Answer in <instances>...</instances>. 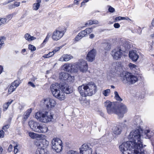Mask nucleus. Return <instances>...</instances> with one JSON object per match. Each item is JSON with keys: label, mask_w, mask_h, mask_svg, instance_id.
<instances>
[{"label": "nucleus", "mask_w": 154, "mask_h": 154, "mask_svg": "<svg viewBox=\"0 0 154 154\" xmlns=\"http://www.w3.org/2000/svg\"><path fill=\"white\" fill-rule=\"evenodd\" d=\"M153 134L149 130H142L140 128L133 130L130 133L128 138L132 143V145L135 148V151L137 149L140 154H147V152L143 149L142 138L150 139Z\"/></svg>", "instance_id": "nucleus-1"}, {"label": "nucleus", "mask_w": 154, "mask_h": 154, "mask_svg": "<svg viewBox=\"0 0 154 154\" xmlns=\"http://www.w3.org/2000/svg\"><path fill=\"white\" fill-rule=\"evenodd\" d=\"M97 86L93 82H90L86 84H83L79 86L78 88L79 92L82 97L91 96L97 91Z\"/></svg>", "instance_id": "nucleus-2"}, {"label": "nucleus", "mask_w": 154, "mask_h": 154, "mask_svg": "<svg viewBox=\"0 0 154 154\" xmlns=\"http://www.w3.org/2000/svg\"><path fill=\"white\" fill-rule=\"evenodd\" d=\"M132 143L131 141L123 142L119 146L120 151L123 154H140V152L137 149L135 151V148Z\"/></svg>", "instance_id": "nucleus-3"}, {"label": "nucleus", "mask_w": 154, "mask_h": 154, "mask_svg": "<svg viewBox=\"0 0 154 154\" xmlns=\"http://www.w3.org/2000/svg\"><path fill=\"white\" fill-rule=\"evenodd\" d=\"M121 80L124 84H133L138 80L137 76L128 72H124L120 74Z\"/></svg>", "instance_id": "nucleus-4"}, {"label": "nucleus", "mask_w": 154, "mask_h": 154, "mask_svg": "<svg viewBox=\"0 0 154 154\" xmlns=\"http://www.w3.org/2000/svg\"><path fill=\"white\" fill-rule=\"evenodd\" d=\"M53 114L50 112L44 113L38 112L36 113L35 117L39 121L45 123L51 121L53 119Z\"/></svg>", "instance_id": "nucleus-5"}, {"label": "nucleus", "mask_w": 154, "mask_h": 154, "mask_svg": "<svg viewBox=\"0 0 154 154\" xmlns=\"http://www.w3.org/2000/svg\"><path fill=\"white\" fill-rule=\"evenodd\" d=\"M52 147L53 149L57 152H59L62 150V143L60 139L58 138H54L51 141Z\"/></svg>", "instance_id": "nucleus-6"}, {"label": "nucleus", "mask_w": 154, "mask_h": 154, "mask_svg": "<svg viewBox=\"0 0 154 154\" xmlns=\"http://www.w3.org/2000/svg\"><path fill=\"white\" fill-rule=\"evenodd\" d=\"M104 105L106 107L107 112L109 114L114 113L116 114L117 106L114 103L107 100L104 103Z\"/></svg>", "instance_id": "nucleus-7"}, {"label": "nucleus", "mask_w": 154, "mask_h": 154, "mask_svg": "<svg viewBox=\"0 0 154 154\" xmlns=\"http://www.w3.org/2000/svg\"><path fill=\"white\" fill-rule=\"evenodd\" d=\"M123 50L119 47L112 50L111 52V54L114 59L118 60L123 55Z\"/></svg>", "instance_id": "nucleus-8"}, {"label": "nucleus", "mask_w": 154, "mask_h": 154, "mask_svg": "<svg viewBox=\"0 0 154 154\" xmlns=\"http://www.w3.org/2000/svg\"><path fill=\"white\" fill-rule=\"evenodd\" d=\"M50 89L53 96L59 91H63L65 89V86L64 85L58 83L52 84L50 86Z\"/></svg>", "instance_id": "nucleus-9"}, {"label": "nucleus", "mask_w": 154, "mask_h": 154, "mask_svg": "<svg viewBox=\"0 0 154 154\" xmlns=\"http://www.w3.org/2000/svg\"><path fill=\"white\" fill-rule=\"evenodd\" d=\"M71 90H69V89L68 88L66 87L65 89L63 91H59L58 92L56 93L55 95L54 96L56 98L60 100H64L65 98V96L64 94L65 93L66 94H69L71 93Z\"/></svg>", "instance_id": "nucleus-10"}, {"label": "nucleus", "mask_w": 154, "mask_h": 154, "mask_svg": "<svg viewBox=\"0 0 154 154\" xmlns=\"http://www.w3.org/2000/svg\"><path fill=\"white\" fill-rule=\"evenodd\" d=\"M128 111L126 106L124 104L121 103L117 109L116 114L119 118H122L124 115Z\"/></svg>", "instance_id": "nucleus-11"}, {"label": "nucleus", "mask_w": 154, "mask_h": 154, "mask_svg": "<svg viewBox=\"0 0 154 154\" xmlns=\"http://www.w3.org/2000/svg\"><path fill=\"white\" fill-rule=\"evenodd\" d=\"M78 69L81 72H85L88 70V66L86 61L83 60H81L77 64L75 65Z\"/></svg>", "instance_id": "nucleus-12"}, {"label": "nucleus", "mask_w": 154, "mask_h": 154, "mask_svg": "<svg viewBox=\"0 0 154 154\" xmlns=\"http://www.w3.org/2000/svg\"><path fill=\"white\" fill-rule=\"evenodd\" d=\"M64 70L68 72H76L78 68L75 65L67 63L63 65Z\"/></svg>", "instance_id": "nucleus-13"}, {"label": "nucleus", "mask_w": 154, "mask_h": 154, "mask_svg": "<svg viewBox=\"0 0 154 154\" xmlns=\"http://www.w3.org/2000/svg\"><path fill=\"white\" fill-rule=\"evenodd\" d=\"M41 123L35 122L33 121H30L29 122V125L30 128L34 131L38 133L40 127Z\"/></svg>", "instance_id": "nucleus-14"}, {"label": "nucleus", "mask_w": 154, "mask_h": 154, "mask_svg": "<svg viewBox=\"0 0 154 154\" xmlns=\"http://www.w3.org/2000/svg\"><path fill=\"white\" fill-rule=\"evenodd\" d=\"M44 102L45 105L48 108H51L54 107L56 104L55 101L50 98H47L44 99Z\"/></svg>", "instance_id": "nucleus-15"}, {"label": "nucleus", "mask_w": 154, "mask_h": 154, "mask_svg": "<svg viewBox=\"0 0 154 154\" xmlns=\"http://www.w3.org/2000/svg\"><path fill=\"white\" fill-rule=\"evenodd\" d=\"M60 79L61 80H66L68 82H72L74 80V76H71L68 73L61 72L60 74Z\"/></svg>", "instance_id": "nucleus-16"}, {"label": "nucleus", "mask_w": 154, "mask_h": 154, "mask_svg": "<svg viewBox=\"0 0 154 154\" xmlns=\"http://www.w3.org/2000/svg\"><path fill=\"white\" fill-rule=\"evenodd\" d=\"M64 34L63 31H60L56 29L53 33L52 38L54 40L57 41L61 38Z\"/></svg>", "instance_id": "nucleus-17"}, {"label": "nucleus", "mask_w": 154, "mask_h": 154, "mask_svg": "<svg viewBox=\"0 0 154 154\" xmlns=\"http://www.w3.org/2000/svg\"><path fill=\"white\" fill-rule=\"evenodd\" d=\"M97 51L96 49L93 48L89 51L86 56V60L89 62H93L95 59Z\"/></svg>", "instance_id": "nucleus-18"}, {"label": "nucleus", "mask_w": 154, "mask_h": 154, "mask_svg": "<svg viewBox=\"0 0 154 154\" xmlns=\"http://www.w3.org/2000/svg\"><path fill=\"white\" fill-rule=\"evenodd\" d=\"M120 44L121 46L119 47L122 48V50H123L124 52L128 51L131 48L130 42L125 40L124 39L122 40Z\"/></svg>", "instance_id": "nucleus-19"}, {"label": "nucleus", "mask_w": 154, "mask_h": 154, "mask_svg": "<svg viewBox=\"0 0 154 154\" xmlns=\"http://www.w3.org/2000/svg\"><path fill=\"white\" fill-rule=\"evenodd\" d=\"M20 83V81L19 80H17L14 81L11 83V85L10 86L8 89V92L9 94L15 91L16 88L19 85Z\"/></svg>", "instance_id": "nucleus-20"}, {"label": "nucleus", "mask_w": 154, "mask_h": 154, "mask_svg": "<svg viewBox=\"0 0 154 154\" xmlns=\"http://www.w3.org/2000/svg\"><path fill=\"white\" fill-rule=\"evenodd\" d=\"M142 122L140 117L139 116H136L134 117L132 124L134 127L139 128L140 125Z\"/></svg>", "instance_id": "nucleus-21"}, {"label": "nucleus", "mask_w": 154, "mask_h": 154, "mask_svg": "<svg viewBox=\"0 0 154 154\" xmlns=\"http://www.w3.org/2000/svg\"><path fill=\"white\" fill-rule=\"evenodd\" d=\"M129 56L130 58L133 61H137L139 57L138 53L135 50L129 51Z\"/></svg>", "instance_id": "nucleus-22"}, {"label": "nucleus", "mask_w": 154, "mask_h": 154, "mask_svg": "<svg viewBox=\"0 0 154 154\" xmlns=\"http://www.w3.org/2000/svg\"><path fill=\"white\" fill-rule=\"evenodd\" d=\"M73 58V57L70 54H65L63 55L59 59L61 61H68Z\"/></svg>", "instance_id": "nucleus-23"}, {"label": "nucleus", "mask_w": 154, "mask_h": 154, "mask_svg": "<svg viewBox=\"0 0 154 154\" xmlns=\"http://www.w3.org/2000/svg\"><path fill=\"white\" fill-rule=\"evenodd\" d=\"M91 146L90 144H84L82 145L81 147L80 148V153L84 152L85 151H86L88 149H92L91 147Z\"/></svg>", "instance_id": "nucleus-24"}, {"label": "nucleus", "mask_w": 154, "mask_h": 154, "mask_svg": "<svg viewBox=\"0 0 154 154\" xmlns=\"http://www.w3.org/2000/svg\"><path fill=\"white\" fill-rule=\"evenodd\" d=\"M102 46L105 51L104 52L105 53H106V51L110 50L111 48V44L108 42L103 43L102 44Z\"/></svg>", "instance_id": "nucleus-25"}, {"label": "nucleus", "mask_w": 154, "mask_h": 154, "mask_svg": "<svg viewBox=\"0 0 154 154\" xmlns=\"http://www.w3.org/2000/svg\"><path fill=\"white\" fill-rule=\"evenodd\" d=\"M38 133H45L47 132L48 130L46 125L44 124H41Z\"/></svg>", "instance_id": "nucleus-26"}, {"label": "nucleus", "mask_w": 154, "mask_h": 154, "mask_svg": "<svg viewBox=\"0 0 154 154\" xmlns=\"http://www.w3.org/2000/svg\"><path fill=\"white\" fill-rule=\"evenodd\" d=\"M122 128L119 127H114L112 128V132L115 135H119L122 132Z\"/></svg>", "instance_id": "nucleus-27"}, {"label": "nucleus", "mask_w": 154, "mask_h": 154, "mask_svg": "<svg viewBox=\"0 0 154 154\" xmlns=\"http://www.w3.org/2000/svg\"><path fill=\"white\" fill-rule=\"evenodd\" d=\"M24 38L27 41L30 42L36 39V38L34 36H31L28 33H26L25 34Z\"/></svg>", "instance_id": "nucleus-28"}, {"label": "nucleus", "mask_w": 154, "mask_h": 154, "mask_svg": "<svg viewBox=\"0 0 154 154\" xmlns=\"http://www.w3.org/2000/svg\"><path fill=\"white\" fill-rule=\"evenodd\" d=\"M36 2L33 5V9L35 11H37L39 9L40 6V4L41 2V0H36Z\"/></svg>", "instance_id": "nucleus-29"}, {"label": "nucleus", "mask_w": 154, "mask_h": 154, "mask_svg": "<svg viewBox=\"0 0 154 154\" xmlns=\"http://www.w3.org/2000/svg\"><path fill=\"white\" fill-rule=\"evenodd\" d=\"M32 112L31 109H28L24 114L23 116V121H26L29 116L30 114Z\"/></svg>", "instance_id": "nucleus-30"}, {"label": "nucleus", "mask_w": 154, "mask_h": 154, "mask_svg": "<svg viewBox=\"0 0 154 154\" xmlns=\"http://www.w3.org/2000/svg\"><path fill=\"white\" fill-rule=\"evenodd\" d=\"M36 154H49L48 152L45 151L43 148H38L36 151Z\"/></svg>", "instance_id": "nucleus-31"}, {"label": "nucleus", "mask_w": 154, "mask_h": 154, "mask_svg": "<svg viewBox=\"0 0 154 154\" xmlns=\"http://www.w3.org/2000/svg\"><path fill=\"white\" fill-rule=\"evenodd\" d=\"M7 23L6 18L0 17V27L3 26Z\"/></svg>", "instance_id": "nucleus-32"}, {"label": "nucleus", "mask_w": 154, "mask_h": 154, "mask_svg": "<svg viewBox=\"0 0 154 154\" xmlns=\"http://www.w3.org/2000/svg\"><path fill=\"white\" fill-rule=\"evenodd\" d=\"M115 98L118 101H121L122 100V99L119 96V94L117 92L115 91L114 92Z\"/></svg>", "instance_id": "nucleus-33"}, {"label": "nucleus", "mask_w": 154, "mask_h": 154, "mask_svg": "<svg viewBox=\"0 0 154 154\" xmlns=\"http://www.w3.org/2000/svg\"><path fill=\"white\" fill-rule=\"evenodd\" d=\"M110 92V91L109 89H107L103 91L102 93V94L105 97L108 96Z\"/></svg>", "instance_id": "nucleus-34"}, {"label": "nucleus", "mask_w": 154, "mask_h": 154, "mask_svg": "<svg viewBox=\"0 0 154 154\" xmlns=\"http://www.w3.org/2000/svg\"><path fill=\"white\" fill-rule=\"evenodd\" d=\"M79 34L80 35V37L82 38L87 35V32L85 30L81 31Z\"/></svg>", "instance_id": "nucleus-35"}, {"label": "nucleus", "mask_w": 154, "mask_h": 154, "mask_svg": "<svg viewBox=\"0 0 154 154\" xmlns=\"http://www.w3.org/2000/svg\"><path fill=\"white\" fill-rule=\"evenodd\" d=\"M34 143L35 145L38 147H42V144L41 143V141L37 140L35 141Z\"/></svg>", "instance_id": "nucleus-36"}, {"label": "nucleus", "mask_w": 154, "mask_h": 154, "mask_svg": "<svg viewBox=\"0 0 154 154\" xmlns=\"http://www.w3.org/2000/svg\"><path fill=\"white\" fill-rule=\"evenodd\" d=\"M92 149H88L86 151L81 152L80 154H92Z\"/></svg>", "instance_id": "nucleus-37"}, {"label": "nucleus", "mask_w": 154, "mask_h": 154, "mask_svg": "<svg viewBox=\"0 0 154 154\" xmlns=\"http://www.w3.org/2000/svg\"><path fill=\"white\" fill-rule=\"evenodd\" d=\"M28 48L29 50L31 51H35L36 48L35 46L34 45L29 44L28 45Z\"/></svg>", "instance_id": "nucleus-38"}, {"label": "nucleus", "mask_w": 154, "mask_h": 154, "mask_svg": "<svg viewBox=\"0 0 154 154\" xmlns=\"http://www.w3.org/2000/svg\"><path fill=\"white\" fill-rule=\"evenodd\" d=\"M15 15V13H12V14H9L6 16V18L7 20V19L10 20ZM8 22V21H7Z\"/></svg>", "instance_id": "nucleus-39"}, {"label": "nucleus", "mask_w": 154, "mask_h": 154, "mask_svg": "<svg viewBox=\"0 0 154 154\" xmlns=\"http://www.w3.org/2000/svg\"><path fill=\"white\" fill-rule=\"evenodd\" d=\"M54 54L53 52L52 51L51 52H50L49 53L45 55L44 56V57L46 58H49L52 56H53Z\"/></svg>", "instance_id": "nucleus-40"}, {"label": "nucleus", "mask_w": 154, "mask_h": 154, "mask_svg": "<svg viewBox=\"0 0 154 154\" xmlns=\"http://www.w3.org/2000/svg\"><path fill=\"white\" fill-rule=\"evenodd\" d=\"M123 20V17H122L119 16V17H116L114 19V22H117L119 20Z\"/></svg>", "instance_id": "nucleus-41"}, {"label": "nucleus", "mask_w": 154, "mask_h": 154, "mask_svg": "<svg viewBox=\"0 0 154 154\" xmlns=\"http://www.w3.org/2000/svg\"><path fill=\"white\" fill-rule=\"evenodd\" d=\"M129 66L131 69L134 70V69L135 68L136 66L134 64L130 63L129 64Z\"/></svg>", "instance_id": "nucleus-42"}, {"label": "nucleus", "mask_w": 154, "mask_h": 154, "mask_svg": "<svg viewBox=\"0 0 154 154\" xmlns=\"http://www.w3.org/2000/svg\"><path fill=\"white\" fill-rule=\"evenodd\" d=\"M68 154H79L78 152L73 150H70L68 152Z\"/></svg>", "instance_id": "nucleus-43"}, {"label": "nucleus", "mask_w": 154, "mask_h": 154, "mask_svg": "<svg viewBox=\"0 0 154 154\" xmlns=\"http://www.w3.org/2000/svg\"><path fill=\"white\" fill-rule=\"evenodd\" d=\"M92 28H87L85 30V31L87 34H89L90 33L92 32Z\"/></svg>", "instance_id": "nucleus-44"}, {"label": "nucleus", "mask_w": 154, "mask_h": 154, "mask_svg": "<svg viewBox=\"0 0 154 154\" xmlns=\"http://www.w3.org/2000/svg\"><path fill=\"white\" fill-rule=\"evenodd\" d=\"M82 38L80 37V35L78 34L74 38V41H78L81 39Z\"/></svg>", "instance_id": "nucleus-45"}, {"label": "nucleus", "mask_w": 154, "mask_h": 154, "mask_svg": "<svg viewBox=\"0 0 154 154\" xmlns=\"http://www.w3.org/2000/svg\"><path fill=\"white\" fill-rule=\"evenodd\" d=\"M29 135L32 138L34 139L35 137V134L33 132H29Z\"/></svg>", "instance_id": "nucleus-46"}, {"label": "nucleus", "mask_w": 154, "mask_h": 154, "mask_svg": "<svg viewBox=\"0 0 154 154\" xmlns=\"http://www.w3.org/2000/svg\"><path fill=\"white\" fill-rule=\"evenodd\" d=\"M93 24V22L92 20H90L87 22V23L85 24V25L87 26L88 25L89 26Z\"/></svg>", "instance_id": "nucleus-47"}, {"label": "nucleus", "mask_w": 154, "mask_h": 154, "mask_svg": "<svg viewBox=\"0 0 154 154\" xmlns=\"http://www.w3.org/2000/svg\"><path fill=\"white\" fill-rule=\"evenodd\" d=\"M109 11L111 13L115 11V10L114 8H112L111 6H109V9H108Z\"/></svg>", "instance_id": "nucleus-48"}, {"label": "nucleus", "mask_w": 154, "mask_h": 154, "mask_svg": "<svg viewBox=\"0 0 154 154\" xmlns=\"http://www.w3.org/2000/svg\"><path fill=\"white\" fill-rule=\"evenodd\" d=\"M8 105H7V104H6V103H5L3 105V106L4 110V111H6L8 109Z\"/></svg>", "instance_id": "nucleus-49"}, {"label": "nucleus", "mask_w": 154, "mask_h": 154, "mask_svg": "<svg viewBox=\"0 0 154 154\" xmlns=\"http://www.w3.org/2000/svg\"><path fill=\"white\" fill-rule=\"evenodd\" d=\"M28 84L30 86L33 88H34L35 87V86L34 84L31 82H29Z\"/></svg>", "instance_id": "nucleus-50"}, {"label": "nucleus", "mask_w": 154, "mask_h": 154, "mask_svg": "<svg viewBox=\"0 0 154 154\" xmlns=\"http://www.w3.org/2000/svg\"><path fill=\"white\" fill-rule=\"evenodd\" d=\"M4 132L3 130H0V138H3L4 135Z\"/></svg>", "instance_id": "nucleus-51"}, {"label": "nucleus", "mask_w": 154, "mask_h": 154, "mask_svg": "<svg viewBox=\"0 0 154 154\" xmlns=\"http://www.w3.org/2000/svg\"><path fill=\"white\" fill-rule=\"evenodd\" d=\"M24 106H25V105L23 104H20L19 106V107H18V109L20 110H21L23 109Z\"/></svg>", "instance_id": "nucleus-52"}, {"label": "nucleus", "mask_w": 154, "mask_h": 154, "mask_svg": "<svg viewBox=\"0 0 154 154\" xmlns=\"http://www.w3.org/2000/svg\"><path fill=\"white\" fill-rule=\"evenodd\" d=\"M61 48L60 47H58L55 48V49L52 52L54 54V53H56L57 51H59L60 49Z\"/></svg>", "instance_id": "nucleus-53"}, {"label": "nucleus", "mask_w": 154, "mask_h": 154, "mask_svg": "<svg viewBox=\"0 0 154 154\" xmlns=\"http://www.w3.org/2000/svg\"><path fill=\"white\" fill-rule=\"evenodd\" d=\"M113 26L115 28H118L120 26L119 24L118 23H116L114 24Z\"/></svg>", "instance_id": "nucleus-54"}, {"label": "nucleus", "mask_w": 154, "mask_h": 154, "mask_svg": "<svg viewBox=\"0 0 154 154\" xmlns=\"http://www.w3.org/2000/svg\"><path fill=\"white\" fill-rule=\"evenodd\" d=\"M8 8L9 9H12L15 8L14 5L12 4H10L8 5Z\"/></svg>", "instance_id": "nucleus-55"}, {"label": "nucleus", "mask_w": 154, "mask_h": 154, "mask_svg": "<svg viewBox=\"0 0 154 154\" xmlns=\"http://www.w3.org/2000/svg\"><path fill=\"white\" fill-rule=\"evenodd\" d=\"M14 5L15 7H17L19 6L20 3L19 2H15Z\"/></svg>", "instance_id": "nucleus-56"}, {"label": "nucleus", "mask_w": 154, "mask_h": 154, "mask_svg": "<svg viewBox=\"0 0 154 154\" xmlns=\"http://www.w3.org/2000/svg\"><path fill=\"white\" fill-rule=\"evenodd\" d=\"M13 148V146L11 144H10L8 147V151H9V152H11L12 151Z\"/></svg>", "instance_id": "nucleus-57"}, {"label": "nucleus", "mask_w": 154, "mask_h": 154, "mask_svg": "<svg viewBox=\"0 0 154 154\" xmlns=\"http://www.w3.org/2000/svg\"><path fill=\"white\" fill-rule=\"evenodd\" d=\"M17 145L14 146V152L15 154H16L17 152L18 149L17 148Z\"/></svg>", "instance_id": "nucleus-58"}, {"label": "nucleus", "mask_w": 154, "mask_h": 154, "mask_svg": "<svg viewBox=\"0 0 154 154\" xmlns=\"http://www.w3.org/2000/svg\"><path fill=\"white\" fill-rule=\"evenodd\" d=\"M13 101V100H10L8 102L6 103V104H7V105H8V106H9L11 104Z\"/></svg>", "instance_id": "nucleus-59"}, {"label": "nucleus", "mask_w": 154, "mask_h": 154, "mask_svg": "<svg viewBox=\"0 0 154 154\" xmlns=\"http://www.w3.org/2000/svg\"><path fill=\"white\" fill-rule=\"evenodd\" d=\"M9 128V126L8 125H5V126L3 127L2 129L4 130H6V129L8 128Z\"/></svg>", "instance_id": "nucleus-60"}, {"label": "nucleus", "mask_w": 154, "mask_h": 154, "mask_svg": "<svg viewBox=\"0 0 154 154\" xmlns=\"http://www.w3.org/2000/svg\"><path fill=\"white\" fill-rule=\"evenodd\" d=\"M93 24H97L99 23L98 21L97 20H92Z\"/></svg>", "instance_id": "nucleus-61"}, {"label": "nucleus", "mask_w": 154, "mask_h": 154, "mask_svg": "<svg viewBox=\"0 0 154 154\" xmlns=\"http://www.w3.org/2000/svg\"><path fill=\"white\" fill-rule=\"evenodd\" d=\"M49 38H48V37H46V38H45V40L43 41V44H44L45 42H47L48 41Z\"/></svg>", "instance_id": "nucleus-62"}, {"label": "nucleus", "mask_w": 154, "mask_h": 154, "mask_svg": "<svg viewBox=\"0 0 154 154\" xmlns=\"http://www.w3.org/2000/svg\"><path fill=\"white\" fill-rule=\"evenodd\" d=\"M12 2V1H11V0H8V1L7 2H5L3 3V5H5L9 3L10 2Z\"/></svg>", "instance_id": "nucleus-63"}, {"label": "nucleus", "mask_w": 154, "mask_h": 154, "mask_svg": "<svg viewBox=\"0 0 154 154\" xmlns=\"http://www.w3.org/2000/svg\"><path fill=\"white\" fill-rule=\"evenodd\" d=\"M80 1V0H74V3L75 4L78 5L79 4V2Z\"/></svg>", "instance_id": "nucleus-64"}]
</instances>
